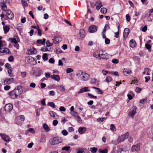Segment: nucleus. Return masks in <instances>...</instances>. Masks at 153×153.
Listing matches in <instances>:
<instances>
[{
  "mask_svg": "<svg viewBox=\"0 0 153 153\" xmlns=\"http://www.w3.org/2000/svg\"><path fill=\"white\" fill-rule=\"evenodd\" d=\"M86 128L85 127H79L78 129V132L80 134H83L86 131Z\"/></svg>",
  "mask_w": 153,
  "mask_h": 153,
  "instance_id": "obj_23",
  "label": "nucleus"
},
{
  "mask_svg": "<svg viewBox=\"0 0 153 153\" xmlns=\"http://www.w3.org/2000/svg\"><path fill=\"white\" fill-rule=\"evenodd\" d=\"M22 93V88L21 86L19 85L16 87L15 88L10 92L9 93L10 98L13 99L17 98L18 96Z\"/></svg>",
  "mask_w": 153,
  "mask_h": 153,
  "instance_id": "obj_1",
  "label": "nucleus"
},
{
  "mask_svg": "<svg viewBox=\"0 0 153 153\" xmlns=\"http://www.w3.org/2000/svg\"><path fill=\"white\" fill-rule=\"evenodd\" d=\"M100 51H95L94 54L93 56L94 57L97 58H99V56L100 55Z\"/></svg>",
  "mask_w": 153,
  "mask_h": 153,
  "instance_id": "obj_30",
  "label": "nucleus"
},
{
  "mask_svg": "<svg viewBox=\"0 0 153 153\" xmlns=\"http://www.w3.org/2000/svg\"><path fill=\"white\" fill-rule=\"evenodd\" d=\"M3 29L4 31V33L5 34H6L9 31L10 28L6 26L3 27Z\"/></svg>",
  "mask_w": 153,
  "mask_h": 153,
  "instance_id": "obj_35",
  "label": "nucleus"
},
{
  "mask_svg": "<svg viewBox=\"0 0 153 153\" xmlns=\"http://www.w3.org/2000/svg\"><path fill=\"white\" fill-rule=\"evenodd\" d=\"M59 111H65V108L63 106H61L59 108Z\"/></svg>",
  "mask_w": 153,
  "mask_h": 153,
  "instance_id": "obj_64",
  "label": "nucleus"
},
{
  "mask_svg": "<svg viewBox=\"0 0 153 153\" xmlns=\"http://www.w3.org/2000/svg\"><path fill=\"white\" fill-rule=\"evenodd\" d=\"M48 105L53 108H55V104L53 102H51L48 103Z\"/></svg>",
  "mask_w": 153,
  "mask_h": 153,
  "instance_id": "obj_47",
  "label": "nucleus"
},
{
  "mask_svg": "<svg viewBox=\"0 0 153 153\" xmlns=\"http://www.w3.org/2000/svg\"><path fill=\"white\" fill-rule=\"evenodd\" d=\"M95 6H96L97 10H98L101 7H102L103 6L102 5L101 2L100 1H98L96 2L94 5L93 7H94Z\"/></svg>",
  "mask_w": 153,
  "mask_h": 153,
  "instance_id": "obj_14",
  "label": "nucleus"
},
{
  "mask_svg": "<svg viewBox=\"0 0 153 153\" xmlns=\"http://www.w3.org/2000/svg\"><path fill=\"white\" fill-rule=\"evenodd\" d=\"M112 80V78L110 76H108L106 77L105 80L107 82H111Z\"/></svg>",
  "mask_w": 153,
  "mask_h": 153,
  "instance_id": "obj_39",
  "label": "nucleus"
},
{
  "mask_svg": "<svg viewBox=\"0 0 153 153\" xmlns=\"http://www.w3.org/2000/svg\"><path fill=\"white\" fill-rule=\"evenodd\" d=\"M42 58L45 61L47 60L48 59L47 54L46 53H44L42 55Z\"/></svg>",
  "mask_w": 153,
  "mask_h": 153,
  "instance_id": "obj_43",
  "label": "nucleus"
},
{
  "mask_svg": "<svg viewBox=\"0 0 153 153\" xmlns=\"http://www.w3.org/2000/svg\"><path fill=\"white\" fill-rule=\"evenodd\" d=\"M129 135L128 133L127 132L125 134L121 135L118 137L117 139V141L119 143H120L123 141L128 137Z\"/></svg>",
  "mask_w": 153,
  "mask_h": 153,
  "instance_id": "obj_5",
  "label": "nucleus"
},
{
  "mask_svg": "<svg viewBox=\"0 0 153 153\" xmlns=\"http://www.w3.org/2000/svg\"><path fill=\"white\" fill-rule=\"evenodd\" d=\"M38 29H37V34L39 36H41L42 34V30L39 29V26H38Z\"/></svg>",
  "mask_w": 153,
  "mask_h": 153,
  "instance_id": "obj_42",
  "label": "nucleus"
},
{
  "mask_svg": "<svg viewBox=\"0 0 153 153\" xmlns=\"http://www.w3.org/2000/svg\"><path fill=\"white\" fill-rule=\"evenodd\" d=\"M112 62L114 64H117L119 62V60L118 59L114 58L112 60Z\"/></svg>",
  "mask_w": 153,
  "mask_h": 153,
  "instance_id": "obj_50",
  "label": "nucleus"
},
{
  "mask_svg": "<svg viewBox=\"0 0 153 153\" xmlns=\"http://www.w3.org/2000/svg\"><path fill=\"white\" fill-rule=\"evenodd\" d=\"M27 131L28 132H31L32 133H34L35 132L33 128H29L27 130Z\"/></svg>",
  "mask_w": 153,
  "mask_h": 153,
  "instance_id": "obj_54",
  "label": "nucleus"
},
{
  "mask_svg": "<svg viewBox=\"0 0 153 153\" xmlns=\"http://www.w3.org/2000/svg\"><path fill=\"white\" fill-rule=\"evenodd\" d=\"M73 71V69L71 68H67L66 70V73L67 74H68L72 72Z\"/></svg>",
  "mask_w": 153,
  "mask_h": 153,
  "instance_id": "obj_46",
  "label": "nucleus"
},
{
  "mask_svg": "<svg viewBox=\"0 0 153 153\" xmlns=\"http://www.w3.org/2000/svg\"><path fill=\"white\" fill-rule=\"evenodd\" d=\"M109 28V27L107 24H106L105 26L104 29L102 31V33H105L106 30V29Z\"/></svg>",
  "mask_w": 153,
  "mask_h": 153,
  "instance_id": "obj_41",
  "label": "nucleus"
},
{
  "mask_svg": "<svg viewBox=\"0 0 153 153\" xmlns=\"http://www.w3.org/2000/svg\"><path fill=\"white\" fill-rule=\"evenodd\" d=\"M77 75H79L80 80L82 81H87L90 78V75L85 72H84L82 71H79Z\"/></svg>",
  "mask_w": 153,
  "mask_h": 153,
  "instance_id": "obj_2",
  "label": "nucleus"
},
{
  "mask_svg": "<svg viewBox=\"0 0 153 153\" xmlns=\"http://www.w3.org/2000/svg\"><path fill=\"white\" fill-rule=\"evenodd\" d=\"M62 134L64 136H66L68 134L67 131L65 130H64L62 131Z\"/></svg>",
  "mask_w": 153,
  "mask_h": 153,
  "instance_id": "obj_61",
  "label": "nucleus"
},
{
  "mask_svg": "<svg viewBox=\"0 0 153 153\" xmlns=\"http://www.w3.org/2000/svg\"><path fill=\"white\" fill-rule=\"evenodd\" d=\"M9 49L7 48H0V52L1 53H9Z\"/></svg>",
  "mask_w": 153,
  "mask_h": 153,
  "instance_id": "obj_24",
  "label": "nucleus"
},
{
  "mask_svg": "<svg viewBox=\"0 0 153 153\" xmlns=\"http://www.w3.org/2000/svg\"><path fill=\"white\" fill-rule=\"evenodd\" d=\"M53 42L55 44L59 43L61 41V38L59 36H55L54 39H53Z\"/></svg>",
  "mask_w": 153,
  "mask_h": 153,
  "instance_id": "obj_17",
  "label": "nucleus"
},
{
  "mask_svg": "<svg viewBox=\"0 0 153 153\" xmlns=\"http://www.w3.org/2000/svg\"><path fill=\"white\" fill-rule=\"evenodd\" d=\"M58 88L62 91L63 92L65 91L64 87L62 85H59L58 86Z\"/></svg>",
  "mask_w": 153,
  "mask_h": 153,
  "instance_id": "obj_45",
  "label": "nucleus"
},
{
  "mask_svg": "<svg viewBox=\"0 0 153 153\" xmlns=\"http://www.w3.org/2000/svg\"><path fill=\"white\" fill-rule=\"evenodd\" d=\"M8 60L10 62H13L14 60L13 57V56H10L8 58Z\"/></svg>",
  "mask_w": 153,
  "mask_h": 153,
  "instance_id": "obj_59",
  "label": "nucleus"
},
{
  "mask_svg": "<svg viewBox=\"0 0 153 153\" xmlns=\"http://www.w3.org/2000/svg\"><path fill=\"white\" fill-rule=\"evenodd\" d=\"M126 17L127 21L129 22L130 21L131 18L129 14H127L126 16Z\"/></svg>",
  "mask_w": 153,
  "mask_h": 153,
  "instance_id": "obj_56",
  "label": "nucleus"
},
{
  "mask_svg": "<svg viewBox=\"0 0 153 153\" xmlns=\"http://www.w3.org/2000/svg\"><path fill=\"white\" fill-rule=\"evenodd\" d=\"M37 52V51L35 48L33 47L30 48L27 51V53L29 55H33L36 54Z\"/></svg>",
  "mask_w": 153,
  "mask_h": 153,
  "instance_id": "obj_11",
  "label": "nucleus"
},
{
  "mask_svg": "<svg viewBox=\"0 0 153 153\" xmlns=\"http://www.w3.org/2000/svg\"><path fill=\"white\" fill-rule=\"evenodd\" d=\"M105 43L106 44H109L110 42V40L108 38H105Z\"/></svg>",
  "mask_w": 153,
  "mask_h": 153,
  "instance_id": "obj_58",
  "label": "nucleus"
},
{
  "mask_svg": "<svg viewBox=\"0 0 153 153\" xmlns=\"http://www.w3.org/2000/svg\"><path fill=\"white\" fill-rule=\"evenodd\" d=\"M97 90V92L98 93L100 94H103V91L102 90H101V89H100V88H98Z\"/></svg>",
  "mask_w": 153,
  "mask_h": 153,
  "instance_id": "obj_60",
  "label": "nucleus"
},
{
  "mask_svg": "<svg viewBox=\"0 0 153 153\" xmlns=\"http://www.w3.org/2000/svg\"><path fill=\"white\" fill-rule=\"evenodd\" d=\"M131 150L133 152H138L140 150V145L139 144H137L136 145H133L131 147Z\"/></svg>",
  "mask_w": 153,
  "mask_h": 153,
  "instance_id": "obj_9",
  "label": "nucleus"
},
{
  "mask_svg": "<svg viewBox=\"0 0 153 153\" xmlns=\"http://www.w3.org/2000/svg\"><path fill=\"white\" fill-rule=\"evenodd\" d=\"M109 58L108 54L105 51H100L99 58L100 59H108Z\"/></svg>",
  "mask_w": 153,
  "mask_h": 153,
  "instance_id": "obj_4",
  "label": "nucleus"
},
{
  "mask_svg": "<svg viewBox=\"0 0 153 153\" xmlns=\"http://www.w3.org/2000/svg\"><path fill=\"white\" fill-rule=\"evenodd\" d=\"M145 47L148 50L149 52H151V45L148 44H145Z\"/></svg>",
  "mask_w": 153,
  "mask_h": 153,
  "instance_id": "obj_36",
  "label": "nucleus"
},
{
  "mask_svg": "<svg viewBox=\"0 0 153 153\" xmlns=\"http://www.w3.org/2000/svg\"><path fill=\"white\" fill-rule=\"evenodd\" d=\"M46 39H43V40L38 39L37 41V43L39 44H42L44 45Z\"/></svg>",
  "mask_w": 153,
  "mask_h": 153,
  "instance_id": "obj_32",
  "label": "nucleus"
},
{
  "mask_svg": "<svg viewBox=\"0 0 153 153\" xmlns=\"http://www.w3.org/2000/svg\"><path fill=\"white\" fill-rule=\"evenodd\" d=\"M76 120H77V122L79 123H82V120L80 117H77V118H75Z\"/></svg>",
  "mask_w": 153,
  "mask_h": 153,
  "instance_id": "obj_49",
  "label": "nucleus"
},
{
  "mask_svg": "<svg viewBox=\"0 0 153 153\" xmlns=\"http://www.w3.org/2000/svg\"><path fill=\"white\" fill-rule=\"evenodd\" d=\"M100 11L102 13L105 14L107 12V10L105 8L103 7L101 9Z\"/></svg>",
  "mask_w": 153,
  "mask_h": 153,
  "instance_id": "obj_44",
  "label": "nucleus"
},
{
  "mask_svg": "<svg viewBox=\"0 0 153 153\" xmlns=\"http://www.w3.org/2000/svg\"><path fill=\"white\" fill-rule=\"evenodd\" d=\"M49 114L51 117L54 119L56 118V116H57L56 113L53 111H50L49 112Z\"/></svg>",
  "mask_w": 153,
  "mask_h": 153,
  "instance_id": "obj_27",
  "label": "nucleus"
},
{
  "mask_svg": "<svg viewBox=\"0 0 153 153\" xmlns=\"http://www.w3.org/2000/svg\"><path fill=\"white\" fill-rule=\"evenodd\" d=\"M97 30V27L96 25H92L88 29V31L90 33H93L96 32Z\"/></svg>",
  "mask_w": 153,
  "mask_h": 153,
  "instance_id": "obj_10",
  "label": "nucleus"
},
{
  "mask_svg": "<svg viewBox=\"0 0 153 153\" xmlns=\"http://www.w3.org/2000/svg\"><path fill=\"white\" fill-rule=\"evenodd\" d=\"M0 136L2 139L7 143L9 142L10 141L9 137L4 134H0Z\"/></svg>",
  "mask_w": 153,
  "mask_h": 153,
  "instance_id": "obj_13",
  "label": "nucleus"
},
{
  "mask_svg": "<svg viewBox=\"0 0 153 153\" xmlns=\"http://www.w3.org/2000/svg\"><path fill=\"white\" fill-rule=\"evenodd\" d=\"M88 87H84L83 88H82L78 92V93L80 94L84 92L89 91H90V90L88 89Z\"/></svg>",
  "mask_w": 153,
  "mask_h": 153,
  "instance_id": "obj_20",
  "label": "nucleus"
},
{
  "mask_svg": "<svg viewBox=\"0 0 153 153\" xmlns=\"http://www.w3.org/2000/svg\"><path fill=\"white\" fill-rule=\"evenodd\" d=\"M88 96L90 98H97V96H94L93 95L91 94L90 93H88Z\"/></svg>",
  "mask_w": 153,
  "mask_h": 153,
  "instance_id": "obj_55",
  "label": "nucleus"
},
{
  "mask_svg": "<svg viewBox=\"0 0 153 153\" xmlns=\"http://www.w3.org/2000/svg\"><path fill=\"white\" fill-rule=\"evenodd\" d=\"M133 108L132 110L128 114V116L132 118H133L134 115L136 114V110L137 109V108L135 106H133Z\"/></svg>",
  "mask_w": 153,
  "mask_h": 153,
  "instance_id": "obj_8",
  "label": "nucleus"
},
{
  "mask_svg": "<svg viewBox=\"0 0 153 153\" xmlns=\"http://www.w3.org/2000/svg\"><path fill=\"white\" fill-rule=\"evenodd\" d=\"M129 44L130 47L132 48L134 47L136 45V43L135 41L133 39L130 40Z\"/></svg>",
  "mask_w": 153,
  "mask_h": 153,
  "instance_id": "obj_28",
  "label": "nucleus"
},
{
  "mask_svg": "<svg viewBox=\"0 0 153 153\" xmlns=\"http://www.w3.org/2000/svg\"><path fill=\"white\" fill-rule=\"evenodd\" d=\"M46 44L47 47H51L53 45V43H50L49 40H47L46 42Z\"/></svg>",
  "mask_w": 153,
  "mask_h": 153,
  "instance_id": "obj_51",
  "label": "nucleus"
},
{
  "mask_svg": "<svg viewBox=\"0 0 153 153\" xmlns=\"http://www.w3.org/2000/svg\"><path fill=\"white\" fill-rule=\"evenodd\" d=\"M51 78L54 80L58 82L59 81L60 79V77L59 75H53L51 76Z\"/></svg>",
  "mask_w": 153,
  "mask_h": 153,
  "instance_id": "obj_19",
  "label": "nucleus"
},
{
  "mask_svg": "<svg viewBox=\"0 0 153 153\" xmlns=\"http://www.w3.org/2000/svg\"><path fill=\"white\" fill-rule=\"evenodd\" d=\"M115 129V126L113 124H112L110 125V130L112 131H114V129Z\"/></svg>",
  "mask_w": 153,
  "mask_h": 153,
  "instance_id": "obj_53",
  "label": "nucleus"
},
{
  "mask_svg": "<svg viewBox=\"0 0 153 153\" xmlns=\"http://www.w3.org/2000/svg\"><path fill=\"white\" fill-rule=\"evenodd\" d=\"M77 153H88L89 151L85 148L79 149L76 150Z\"/></svg>",
  "mask_w": 153,
  "mask_h": 153,
  "instance_id": "obj_16",
  "label": "nucleus"
},
{
  "mask_svg": "<svg viewBox=\"0 0 153 153\" xmlns=\"http://www.w3.org/2000/svg\"><path fill=\"white\" fill-rule=\"evenodd\" d=\"M71 114L73 116L75 117V119L77 118V117H79V115L78 113L75 111H73L71 112Z\"/></svg>",
  "mask_w": 153,
  "mask_h": 153,
  "instance_id": "obj_33",
  "label": "nucleus"
},
{
  "mask_svg": "<svg viewBox=\"0 0 153 153\" xmlns=\"http://www.w3.org/2000/svg\"><path fill=\"white\" fill-rule=\"evenodd\" d=\"M13 108V105L11 104H6L4 107L5 110L7 112H9L11 111Z\"/></svg>",
  "mask_w": 153,
  "mask_h": 153,
  "instance_id": "obj_12",
  "label": "nucleus"
},
{
  "mask_svg": "<svg viewBox=\"0 0 153 153\" xmlns=\"http://www.w3.org/2000/svg\"><path fill=\"white\" fill-rule=\"evenodd\" d=\"M62 141L61 139L58 137L51 138L50 140V143L52 145L59 144L61 143Z\"/></svg>",
  "mask_w": 153,
  "mask_h": 153,
  "instance_id": "obj_3",
  "label": "nucleus"
},
{
  "mask_svg": "<svg viewBox=\"0 0 153 153\" xmlns=\"http://www.w3.org/2000/svg\"><path fill=\"white\" fill-rule=\"evenodd\" d=\"M106 119V118L105 117H102L98 118L97 119V121L98 122L101 123L104 120H105Z\"/></svg>",
  "mask_w": 153,
  "mask_h": 153,
  "instance_id": "obj_48",
  "label": "nucleus"
},
{
  "mask_svg": "<svg viewBox=\"0 0 153 153\" xmlns=\"http://www.w3.org/2000/svg\"><path fill=\"white\" fill-rule=\"evenodd\" d=\"M124 74L126 76H127L131 73V71L129 69L127 68H124L123 71Z\"/></svg>",
  "mask_w": 153,
  "mask_h": 153,
  "instance_id": "obj_26",
  "label": "nucleus"
},
{
  "mask_svg": "<svg viewBox=\"0 0 153 153\" xmlns=\"http://www.w3.org/2000/svg\"><path fill=\"white\" fill-rule=\"evenodd\" d=\"M129 32V29L128 28H125L124 30L123 33V36H124L127 37Z\"/></svg>",
  "mask_w": 153,
  "mask_h": 153,
  "instance_id": "obj_29",
  "label": "nucleus"
},
{
  "mask_svg": "<svg viewBox=\"0 0 153 153\" xmlns=\"http://www.w3.org/2000/svg\"><path fill=\"white\" fill-rule=\"evenodd\" d=\"M79 34L81 38H84L85 36V32L83 29H81L80 30L79 33Z\"/></svg>",
  "mask_w": 153,
  "mask_h": 153,
  "instance_id": "obj_22",
  "label": "nucleus"
},
{
  "mask_svg": "<svg viewBox=\"0 0 153 153\" xmlns=\"http://www.w3.org/2000/svg\"><path fill=\"white\" fill-rule=\"evenodd\" d=\"M8 73L9 74L10 76H12V73L13 71V69L12 67H10L8 69Z\"/></svg>",
  "mask_w": 153,
  "mask_h": 153,
  "instance_id": "obj_37",
  "label": "nucleus"
},
{
  "mask_svg": "<svg viewBox=\"0 0 153 153\" xmlns=\"http://www.w3.org/2000/svg\"><path fill=\"white\" fill-rule=\"evenodd\" d=\"M4 11L6 12V14L5 16H6L9 19H12L14 18V15L11 11L9 10H5Z\"/></svg>",
  "mask_w": 153,
  "mask_h": 153,
  "instance_id": "obj_7",
  "label": "nucleus"
},
{
  "mask_svg": "<svg viewBox=\"0 0 153 153\" xmlns=\"http://www.w3.org/2000/svg\"><path fill=\"white\" fill-rule=\"evenodd\" d=\"M70 147L68 146H65L62 148V150H65L67 151H68L70 150Z\"/></svg>",
  "mask_w": 153,
  "mask_h": 153,
  "instance_id": "obj_40",
  "label": "nucleus"
},
{
  "mask_svg": "<svg viewBox=\"0 0 153 153\" xmlns=\"http://www.w3.org/2000/svg\"><path fill=\"white\" fill-rule=\"evenodd\" d=\"M0 6L1 10L3 11H4L5 8H7L6 5L4 0H1L0 1Z\"/></svg>",
  "mask_w": 153,
  "mask_h": 153,
  "instance_id": "obj_15",
  "label": "nucleus"
},
{
  "mask_svg": "<svg viewBox=\"0 0 153 153\" xmlns=\"http://www.w3.org/2000/svg\"><path fill=\"white\" fill-rule=\"evenodd\" d=\"M25 120V117L23 115L19 116L16 119V121L17 124L18 125L22 124Z\"/></svg>",
  "mask_w": 153,
  "mask_h": 153,
  "instance_id": "obj_6",
  "label": "nucleus"
},
{
  "mask_svg": "<svg viewBox=\"0 0 153 153\" xmlns=\"http://www.w3.org/2000/svg\"><path fill=\"white\" fill-rule=\"evenodd\" d=\"M48 62L50 63L53 64L55 62V60L53 58H51L49 59Z\"/></svg>",
  "mask_w": 153,
  "mask_h": 153,
  "instance_id": "obj_62",
  "label": "nucleus"
},
{
  "mask_svg": "<svg viewBox=\"0 0 153 153\" xmlns=\"http://www.w3.org/2000/svg\"><path fill=\"white\" fill-rule=\"evenodd\" d=\"M43 128L44 129L45 132H48L50 131L49 128L46 124H44L43 125Z\"/></svg>",
  "mask_w": 153,
  "mask_h": 153,
  "instance_id": "obj_31",
  "label": "nucleus"
},
{
  "mask_svg": "<svg viewBox=\"0 0 153 153\" xmlns=\"http://www.w3.org/2000/svg\"><path fill=\"white\" fill-rule=\"evenodd\" d=\"M98 149L96 147H93V148H90V151L92 153H95L97 151Z\"/></svg>",
  "mask_w": 153,
  "mask_h": 153,
  "instance_id": "obj_34",
  "label": "nucleus"
},
{
  "mask_svg": "<svg viewBox=\"0 0 153 153\" xmlns=\"http://www.w3.org/2000/svg\"><path fill=\"white\" fill-rule=\"evenodd\" d=\"M14 81V79L13 78H10L9 79H5L4 80V82L5 83V82H7V84H10L12 82H13Z\"/></svg>",
  "mask_w": 153,
  "mask_h": 153,
  "instance_id": "obj_18",
  "label": "nucleus"
},
{
  "mask_svg": "<svg viewBox=\"0 0 153 153\" xmlns=\"http://www.w3.org/2000/svg\"><path fill=\"white\" fill-rule=\"evenodd\" d=\"M26 0H22V5L24 7H27L28 6L27 4V3Z\"/></svg>",
  "mask_w": 153,
  "mask_h": 153,
  "instance_id": "obj_38",
  "label": "nucleus"
},
{
  "mask_svg": "<svg viewBox=\"0 0 153 153\" xmlns=\"http://www.w3.org/2000/svg\"><path fill=\"white\" fill-rule=\"evenodd\" d=\"M17 39L16 40L15 38H10L9 39L11 40V42L12 43H13L15 44H17L18 42H19L20 41V40L19 38L17 36Z\"/></svg>",
  "mask_w": 153,
  "mask_h": 153,
  "instance_id": "obj_25",
  "label": "nucleus"
},
{
  "mask_svg": "<svg viewBox=\"0 0 153 153\" xmlns=\"http://www.w3.org/2000/svg\"><path fill=\"white\" fill-rule=\"evenodd\" d=\"M45 141L46 140L45 137H42L40 140V142L44 143L45 142Z\"/></svg>",
  "mask_w": 153,
  "mask_h": 153,
  "instance_id": "obj_57",
  "label": "nucleus"
},
{
  "mask_svg": "<svg viewBox=\"0 0 153 153\" xmlns=\"http://www.w3.org/2000/svg\"><path fill=\"white\" fill-rule=\"evenodd\" d=\"M42 71L37 69L34 71V74L36 76H39L42 74Z\"/></svg>",
  "mask_w": 153,
  "mask_h": 153,
  "instance_id": "obj_21",
  "label": "nucleus"
},
{
  "mask_svg": "<svg viewBox=\"0 0 153 153\" xmlns=\"http://www.w3.org/2000/svg\"><path fill=\"white\" fill-rule=\"evenodd\" d=\"M41 50L42 51H44V52H45L47 51H50V50H48V48H47V47L46 48H42L41 49Z\"/></svg>",
  "mask_w": 153,
  "mask_h": 153,
  "instance_id": "obj_52",
  "label": "nucleus"
},
{
  "mask_svg": "<svg viewBox=\"0 0 153 153\" xmlns=\"http://www.w3.org/2000/svg\"><path fill=\"white\" fill-rule=\"evenodd\" d=\"M58 123V122L56 120H53V126H56L57 125Z\"/></svg>",
  "mask_w": 153,
  "mask_h": 153,
  "instance_id": "obj_63",
  "label": "nucleus"
}]
</instances>
